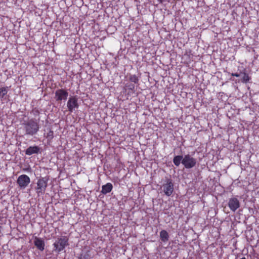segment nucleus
Segmentation results:
<instances>
[{"mask_svg":"<svg viewBox=\"0 0 259 259\" xmlns=\"http://www.w3.org/2000/svg\"><path fill=\"white\" fill-rule=\"evenodd\" d=\"M69 245L68 238L67 236H61L58 238L53 243V250L58 253L62 251L66 246Z\"/></svg>","mask_w":259,"mask_h":259,"instance_id":"nucleus-3","label":"nucleus"},{"mask_svg":"<svg viewBox=\"0 0 259 259\" xmlns=\"http://www.w3.org/2000/svg\"><path fill=\"white\" fill-rule=\"evenodd\" d=\"M160 3H162L164 0H157Z\"/></svg>","mask_w":259,"mask_h":259,"instance_id":"nucleus-22","label":"nucleus"},{"mask_svg":"<svg viewBox=\"0 0 259 259\" xmlns=\"http://www.w3.org/2000/svg\"><path fill=\"white\" fill-rule=\"evenodd\" d=\"M130 80L135 83H138L139 81V78L136 75H131L130 76Z\"/></svg>","mask_w":259,"mask_h":259,"instance_id":"nucleus-18","label":"nucleus"},{"mask_svg":"<svg viewBox=\"0 0 259 259\" xmlns=\"http://www.w3.org/2000/svg\"><path fill=\"white\" fill-rule=\"evenodd\" d=\"M40 151V148L37 146H30L25 151L27 155H31L33 154H38Z\"/></svg>","mask_w":259,"mask_h":259,"instance_id":"nucleus-11","label":"nucleus"},{"mask_svg":"<svg viewBox=\"0 0 259 259\" xmlns=\"http://www.w3.org/2000/svg\"><path fill=\"white\" fill-rule=\"evenodd\" d=\"M113 189L112 184L110 183H108L106 184L103 185L102 187L101 193L104 195L110 193Z\"/></svg>","mask_w":259,"mask_h":259,"instance_id":"nucleus-12","label":"nucleus"},{"mask_svg":"<svg viewBox=\"0 0 259 259\" xmlns=\"http://www.w3.org/2000/svg\"><path fill=\"white\" fill-rule=\"evenodd\" d=\"M30 182L29 177L26 175H22L19 176L17 183L21 189L25 188Z\"/></svg>","mask_w":259,"mask_h":259,"instance_id":"nucleus-6","label":"nucleus"},{"mask_svg":"<svg viewBox=\"0 0 259 259\" xmlns=\"http://www.w3.org/2000/svg\"><path fill=\"white\" fill-rule=\"evenodd\" d=\"M197 160L190 154L185 155L183 157L182 163L187 169H190L195 166Z\"/></svg>","mask_w":259,"mask_h":259,"instance_id":"nucleus-5","label":"nucleus"},{"mask_svg":"<svg viewBox=\"0 0 259 259\" xmlns=\"http://www.w3.org/2000/svg\"><path fill=\"white\" fill-rule=\"evenodd\" d=\"M183 159V156L182 155L175 156L173 159V162L176 166H179L182 163Z\"/></svg>","mask_w":259,"mask_h":259,"instance_id":"nucleus-14","label":"nucleus"},{"mask_svg":"<svg viewBox=\"0 0 259 259\" xmlns=\"http://www.w3.org/2000/svg\"><path fill=\"white\" fill-rule=\"evenodd\" d=\"M8 87H2L0 88V99L3 100L5 95L8 93Z\"/></svg>","mask_w":259,"mask_h":259,"instance_id":"nucleus-15","label":"nucleus"},{"mask_svg":"<svg viewBox=\"0 0 259 259\" xmlns=\"http://www.w3.org/2000/svg\"><path fill=\"white\" fill-rule=\"evenodd\" d=\"M250 79V77L249 76L248 74L245 72H243V76L241 79L242 82L246 83L249 82Z\"/></svg>","mask_w":259,"mask_h":259,"instance_id":"nucleus-17","label":"nucleus"},{"mask_svg":"<svg viewBox=\"0 0 259 259\" xmlns=\"http://www.w3.org/2000/svg\"><path fill=\"white\" fill-rule=\"evenodd\" d=\"M240 259H246V258L245 257H242V258H240Z\"/></svg>","mask_w":259,"mask_h":259,"instance_id":"nucleus-23","label":"nucleus"},{"mask_svg":"<svg viewBox=\"0 0 259 259\" xmlns=\"http://www.w3.org/2000/svg\"><path fill=\"white\" fill-rule=\"evenodd\" d=\"M228 206L232 211H235L240 207V202L236 197L231 198L229 200Z\"/></svg>","mask_w":259,"mask_h":259,"instance_id":"nucleus-9","label":"nucleus"},{"mask_svg":"<svg viewBox=\"0 0 259 259\" xmlns=\"http://www.w3.org/2000/svg\"><path fill=\"white\" fill-rule=\"evenodd\" d=\"M160 189L166 196H170L174 192V184L172 180L165 177L164 182L160 187Z\"/></svg>","mask_w":259,"mask_h":259,"instance_id":"nucleus-2","label":"nucleus"},{"mask_svg":"<svg viewBox=\"0 0 259 259\" xmlns=\"http://www.w3.org/2000/svg\"><path fill=\"white\" fill-rule=\"evenodd\" d=\"M128 87L129 90H131L132 91H135V85L134 84H130Z\"/></svg>","mask_w":259,"mask_h":259,"instance_id":"nucleus-20","label":"nucleus"},{"mask_svg":"<svg viewBox=\"0 0 259 259\" xmlns=\"http://www.w3.org/2000/svg\"><path fill=\"white\" fill-rule=\"evenodd\" d=\"M90 255L88 253L85 252L80 254L78 259H90Z\"/></svg>","mask_w":259,"mask_h":259,"instance_id":"nucleus-19","label":"nucleus"},{"mask_svg":"<svg viewBox=\"0 0 259 259\" xmlns=\"http://www.w3.org/2000/svg\"><path fill=\"white\" fill-rule=\"evenodd\" d=\"M22 126L25 135L27 136H33L36 135L40 128L38 121L34 118L24 120L22 123Z\"/></svg>","mask_w":259,"mask_h":259,"instance_id":"nucleus-1","label":"nucleus"},{"mask_svg":"<svg viewBox=\"0 0 259 259\" xmlns=\"http://www.w3.org/2000/svg\"><path fill=\"white\" fill-rule=\"evenodd\" d=\"M49 178L47 177L39 179L37 182V186L35 188L36 193L38 196L45 194L48 186Z\"/></svg>","mask_w":259,"mask_h":259,"instance_id":"nucleus-4","label":"nucleus"},{"mask_svg":"<svg viewBox=\"0 0 259 259\" xmlns=\"http://www.w3.org/2000/svg\"><path fill=\"white\" fill-rule=\"evenodd\" d=\"M45 137L48 139V141H51L54 138V132L53 131L50 129L48 133L45 135Z\"/></svg>","mask_w":259,"mask_h":259,"instance_id":"nucleus-16","label":"nucleus"},{"mask_svg":"<svg viewBox=\"0 0 259 259\" xmlns=\"http://www.w3.org/2000/svg\"><path fill=\"white\" fill-rule=\"evenodd\" d=\"M231 75L233 76H236V77H239L240 74L237 73H232L231 74Z\"/></svg>","mask_w":259,"mask_h":259,"instance_id":"nucleus-21","label":"nucleus"},{"mask_svg":"<svg viewBox=\"0 0 259 259\" xmlns=\"http://www.w3.org/2000/svg\"><path fill=\"white\" fill-rule=\"evenodd\" d=\"M160 238L163 242H166L169 239V235L166 231L162 230L160 232Z\"/></svg>","mask_w":259,"mask_h":259,"instance_id":"nucleus-13","label":"nucleus"},{"mask_svg":"<svg viewBox=\"0 0 259 259\" xmlns=\"http://www.w3.org/2000/svg\"><path fill=\"white\" fill-rule=\"evenodd\" d=\"M78 99L76 96H72L69 98L67 103V106L70 112H72L75 108H78L79 105L77 103Z\"/></svg>","mask_w":259,"mask_h":259,"instance_id":"nucleus-7","label":"nucleus"},{"mask_svg":"<svg viewBox=\"0 0 259 259\" xmlns=\"http://www.w3.org/2000/svg\"><path fill=\"white\" fill-rule=\"evenodd\" d=\"M34 244L38 249L40 251L44 250L45 244L44 241L42 239L35 237Z\"/></svg>","mask_w":259,"mask_h":259,"instance_id":"nucleus-10","label":"nucleus"},{"mask_svg":"<svg viewBox=\"0 0 259 259\" xmlns=\"http://www.w3.org/2000/svg\"><path fill=\"white\" fill-rule=\"evenodd\" d=\"M55 94V98L56 101L66 100L68 96V92L64 89L57 90Z\"/></svg>","mask_w":259,"mask_h":259,"instance_id":"nucleus-8","label":"nucleus"}]
</instances>
